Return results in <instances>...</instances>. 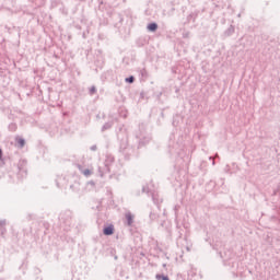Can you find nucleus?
Here are the masks:
<instances>
[{
	"label": "nucleus",
	"instance_id": "7ed1b4c3",
	"mask_svg": "<svg viewBox=\"0 0 280 280\" xmlns=\"http://www.w3.org/2000/svg\"><path fill=\"white\" fill-rule=\"evenodd\" d=\"M126 220L128 221V224L130 226V224H132V214L130 213L126 214Z\"/></svg>",
	"mask_w": 280,
	"mask_h": 280
},
{
	"label": "nucleus",
	"instance_id": "39448f33",
	"mask_svg": "<svg viewBox=\"0 0 280 280\" xmlns=\"http://www.w3.org/2000/svg\"><path fill=\"white\" fill-rule=\"evenodd\" d=\"M18 143H19L20 148H23V145H25V140L23 138H19Z\"/></svg>",
	"mask_w": 280,
	"mask_h": 280
},
{
	"label": "nucleus",
	"instance_id": "0eeeda50",
	"mask_svg": "<svg viewBox=\"0 0 280 280\" xmlns=\"http://www.w3.org/2000/svg\"><path fill=\"white\" fill-rule=\"evenodd\" d=\"M83 174H84V176H90V175H91V171L85 170V171L83 172Z\"/></svg>",
	"mask_w": 280,
	"mask_h": 280
},
{
	"label": "nucleus",
	"instance_id": "f257e3e1",
	"mask_svg": "<svg viewBox=\"0 0 280 280\" xmlns=\"http://www.w3.org/2000/svg\"><path fill=\"white\" fill-rule=\"evenodd\" d=\"M104 235H113L115 233V228L109 225L103 230Z\"/></svg>",
	"mask_w": 280,
	"mask_h": 280
},
{
	"label": "nucleus",
	"instance_id": "20e7f679",
	"mask_svg": "<svg viewBox=\"0 0 280 280\" xmlns=\"http://www.w3.org/2000/svg\"><path fill=\"white\" fill-rule=\"evenodd\" d=\"M155 279H158V280H170V278L167 276H161V275H156Z\"/></svg>",
	"mask_w": 280,
	"mask_h": 280
},
{
	"label": "nucleus",
	"instance_id": "f03ea898",
	"mask_svg": "<svg viewBox=\"0 0 280 280\" xmlns=\"http://www.w3.org/2000/svg\"><path fill=\"white\" fill-rule=\"evenodd\" d=\"M158 28H159V25H156V23H151L148 25L149 32H156Z\"/></svg>",
	"mask_w": 280,
	"mask_h": 280
},
{
	"label": "nucleus",
	"instance_id": "423d86ee",
	"mask_svg": "<svg viewBox=\"0 0 280 280\" xmlns=\"http://www.w3.org/2000/svg\"><path fill=\"white\" fill-rule=\"evenodd\" d=\"M126 82H129L130 84H132V82H135V78L133 77L127 78Z\"/></svg>",
	"mask_w": 280,
	"mask_h": 280
},
{
	"label": "nucleus",
	"instance_id": "6e6552de",
	"mask_svg": "<svg viewBox=\"0 0 280 280\" xmlns=\"http://www.w3.org/2000/svg\"><path fill=\"white\" fill-rule=\"evenodd\" d=\"M91 95H93V93H95V88H91Z\"/></svg>",
	"mask_w": 280,
	"mask_h": 280
},
{
	"label": "nucleus",
	"instance_id": "1a4fd4ad",
	"mask_svg": "<svg viewBox=\"0 0 280 280\" xmlns=\"http://www.w3.org/2000/svg\"><path fill=\"white\" fill-rule=\"evenodd\" d=\"M2 154H3V151H2V150H0V159H1Z\"/></svg>",
	"mask_w": 280,
	"mask_h": 280
}]
</instances>
